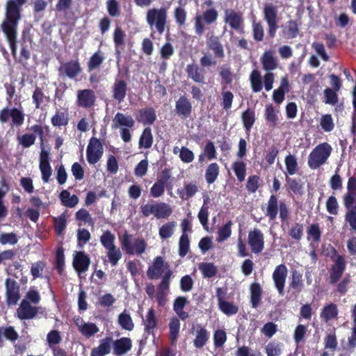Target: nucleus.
<instances>
[{"mask_svg":"<svg viewBox=\"0 0 356 356\" xmlns=\"http://www.w3.org/2000/svg\"><path fill=\"white\" fill-rule=\"evenodd\" d=\"M284 33L289 38H293L296 37L298 33V29L296 22H288L284 27Z\"/></svg>","mask_w":356,"mask_h":356,"instance_id":"59","label":"nucleus"},{"mask_svg":"<svg viewBox=\"0 0 356 356\" xmlns=\"http://www.w3.org/2000/svg\"><path fill=\"white\" fill-rule=\"evenodd\" d=\"M155 111L152 108L141 109L138 112L137 119L143 124H152L156 120Z\"/></svg>","mask_w":356,"mask_h":356,"instance_id":"25","label":"nucleus"},{"mask_svg":"<svg viewBox=\"0 0 356 356\" xmlns=\"http://www.w3.org/2000/svg\"><path fill=\"white\" fill-rule=\"evenodd\" d=\"M193 329L195 336L193 344L195 348H201L207 343L209 338V333L204 327L200 325H197Z\"/></svg>","mask_w":356,"mask_h":356,"instance_id":"20","label":"nucleus"},{"mask_svg":"<svg viewBox=\"0 0 356 356\" xmlns=\"http://www.w3.org/2000/svg\"><path fill=\"white\" fill-rule=\"evenodd\" d=\"M135 121L131 115L117 113L113 120V128L120 130V136L124 143L131 139L130 129L134 126Z\"/></svg>","mask_w":356,"mask_h":356,"instance_id":"2","label":"nucleus"},{"mask_svg":"<svg viewBox=\"0 0 356 356\" xmlns=\"http://www.w3.org/2000/svg\"><path fill=\"white\" fill-rule=\"evenodd\" d=\"M251 302L254 308H257L261 301V289L259 284L254 283L250 286Z\"/></svg>","mask_w":356,"mask_h":356,"instance_id":"41","label":"nucleus"},{"mask_svg":"<svg viewBox=\"0 0 356 356\" xmlns=\"http://www.w3.org/2000/svg\"><path fill=\"white\" fill-rule=\"evenodd\" d=\"M251 86L254 92H259L262 89V81L259 72L257 70H253L250 76Z\"/></svg>","mask_w":356,"mask_h":356,"instance_id":"44","label":"nucleus"},{"mask_svg":"<svg viewBox=\"0 0 356 356\" xmlns=\"http://www.w3.org/2000/svg\"><path fill=\"white\" fill-rule=\"evenodd\" d=\"M107 256L110 263L113 266H116L119 260L122 258L120 250L116 246L107 249Z\"/></svg>","mask_w":356,"mask_h":356,"instance_id":"52","label":"nucleus"},{"mask_svg":"<svg viewBox=\"0 0 356 356\" xmlns=\"http://www.w3.org/2000/svg\"><path fill=\"white\" fill-rule=\"evenodd\" d=\"M188 302L185 297L179 296L174 302L173 309L175 313L181 320H185L188 317V312L184 311L186 305Z\"/></svg>","mask_w":356,"mask_h":356,"instance_id":"29","label":"nucleus"},{"mask_svg":"<svg viewBox=\"0 0 356 356\" xmlns=\"http://www.w3.org/2000/svg\"><path fill=\"white\" fill-rule=\"evenodd\" d=\"M68 120L67 115L63 112H57L51 118V123L54 126L60 127L67 124Z\"/></svg>","mask_w":356,"mask_h":356,"instance_id":"61","label":"nucleus"},{"mask_svg":"<svg viewBox=\"0 0 356 356\" xmlns=\"http://www.w3.org/2000/svg\"><path fill=\"white\" fill-rule=\"evenodd\" d=\"M162 275L170 277L172 272L168 263L165 262L161 257H156L153 264L148 268L147 275L151 279H158Z\"/></svg>","mask_w":356,"mask_h":356,"instance_id":"7","label":"nucleus"},{"mask_svg":"<svg viewBox=\"0 0 356 356\" xmlns=\"http://www.w3.org/2000/svg\"><path fill=\"white\" fill-rule=\"evenodd\" d=\"M173 153L175 154H179V157L181 161L186 163H191L195 158L193 152L186 147L179 148L178 147H174Z\"/></svg>","mask_w":356,"mask_h":356,"instance_id":"33","label":"nucleus"},{"mask_svg":"<svg viewBox=\"0 0 356 356\" xmlns=\"http://www.w3.org/2000/svg\"><path fill=\"white\" fill-rule=\"evenodd\" d=\"M115 240V236L110 231L104 232L100 238L102 245L106 250L115 246L114 244Z\"/></svg>","mask_w":356,"mask_h":356,"instance_id":"49","label":"nucleus"},{"mask_svg":"<svg viewBox=\"0 0 356 356\" xmlns=\"http://www.w3.org/2000/svg\"><path fill=\"white\" fill-rule=\"evenodd\" d=\"M264 18L268 25V33L271 37H274L277 29V8L271 3H267L264 8Z\"/></svg>","mask_w":356,"mask_h":356,"instance_id":"9","label":"nucleus"},{"mask_svg":"<svg viewBox=\"0 0 356 356\" xmlns=\"http://www.w3.org/2000/svg\"><path fill=\"white\" fill-rule=\"evenodd\" d=\"M81 68L78 61H70L63 63L59 72L61 74H64L70 79L74 78L81 72Z\"/></svg>","mask_w":356,"mask_h":356,"instance_id":"19","label":"nucleus"},{"mask_svg":"<svg viewBox=\"0 0 356 356\" xmlns=\"http://www.w3.org/2000/svg\"><path fill=\"white\" fill-rule=\"evenodd\" d=\"M199 269L205 277H211L216 273V268L211 263H201Z\"/></svg>","mask_w":356,"mask_h":356,"instance_id":"54","label":"nucleus"},{"mask_svg":"<svg viewBox=\"0 0 356 356\" xmlns=\"http://www.w3.org/2000/svg\"><path fill=\"white\" fill-rule=\"evenodd\" d=\"M219 165L216 163H211L207 168L205 172V179L208 184H213L218 178L219 175Z\"/></svg>","mask_w":356,"mask_h":356,"instance_id":"37","label":"nucleus"},{"mask_svg":"<svg viewBox=\"0 0 356 356\" xmlns=\"http://www.w3.org/2000/svg\"><path fill=\"white\" fill-rule=\"evenodd\" d=\"M87 160L89 163L95 164L103 154V147L101 142L96 138L90 140L87 147Z\"/></svg>","mask_w":356,"mask_h":356,"instance_id":"8","label":"nucleus"},{"mask_svg":"<svg viewBox=\"0 0 356 356\" xmlns=\"http://www.w3.org/2000/svg\"><path fill=\"white\" fill-rule=\"evenodd\" d=\"M263 69L271 72L277 67L278 63L272 51H266L260 58Z\"/></svg>","mask_w":356,"mask_h":356,"instance_id":"21","label":"nucleus"},{"mask_svg":"<svg viewBox=\"0 0 356 356\" xmlns=\"http://www.w3.org/2000/svg\"><path fill=\"white\" fill-rule=\"evenodd\" d=\"M118 322L123 330L132 331L134 328V321L129 312L127 310H124L123 312L119 314Z\"/></svg>","mask_w":356,"mask_h":356,"instance_id":"28","label":"nucleus"},{"mask_svg":"<svg viewBox=\"0 0 356 356\" xmlns=\"http://www.w3.org/2000/svg\"><path fill=\"white\" fill-rule=\"evenodd\" d=\"M165 184L156 181L150 188V194L153 197L162 196L165 191Z\"/></svg>","mask_w":356,"mask_h":356,"instance_id":"64","label":"nucleus"},{"mask_svg":"<svg viewBox=\"0 0 356 356\" xmlns=\"http://www.w3.org/2000/svg\"><path fill=\"white\" fill-rule=\"evenodd\" d=\"M332 149V147L327 143L317 145L309 155V166L312 169H316L324 164L330 156Z\"/></svg>","mask_w":356,"mask_h":356,"instance_id":"4","label":"nucleus"},{"mask_svg":"<svg viewBox=\"0 0 356 356\" xmlns=\"http://www.w3.org/2000/svg\"><path fill=\"white\" fill-rule=\"evenodd\" d=\"M104 57L103 53L100 51L95 53L90 58L88 63V71H92L97 68L104 61Z\"/></svg>","mask_w":356,"mask_h":356,"instance_id":"47","label":"nucleus"},{"mask_svg":"<svg viewBox=\"0 0 356 356\" xmlns=\"http://www.w3.org/2000/svg\"><path fill=\"white\" fill-rule=\"evenodd\" d=\"M198 191V186L195 182L185 184L184 190H178L177 193L182 200H188Z\"/></svg>","mask_w":356,"mask_h":356,"instance_id":"31","label":"nucleus"},{"mask_svg":"<svg viewBox=\"0 0 356 356\" xmlns=\"http://www.w3.org/2000/svg\"><path fill=\"white\" fill-rule=\"evenodd\" d=\"M284 161L288 174L291 175L296 174L298 170V163L295 156L289 154L286 156Z\"/></svg>","mask_w":356,"mask_h":356,"instance_id":"55","label":"nucleus"},{"mask_svg":"<svg viewBox=\"0 0 356 356\" xmlns=\"http://www.w3.org/2000/svg\"><path fill=\"white\" fill-rule=\"evenodd\" d=\"M6 300L7 303L15 305L19 300V286L17 283L10 279H7L6 282Z\"/></svg>","mask_w":356,"mask_h":356,"instance_id":"13","label":"nucleus"},{"mask_svg":"<svg viewBox=\"0 0 356 356\" xmlns=\"http://www.w3.org/2000/svg\"><path fill=\"white\" fill-rule=\"evenodd\" d=\"M345 269V261L344 259L339 256L337 257L335 264L332 268V273L330 275V280L332 282H337L341 277L343 270Z\"/></svg>","mask_w":356,"mask_h":356,"instance_id":"26","label":"nucleus"},{"mask_svg":"<svg viewBox=\"0 0 356 356\" xmlns=\"http://www.w3.org/2000/svg\"><path fill=\"white\" fill-rule=\"evenodd\" d=\"M232 222L229 221L218 229L216 237L217 242L222 243L230 237L232 234Z\"/></svg>","mask_w":356,"mask_h":356,"instance_id":"42","label":"nucleus"},{"mask_svg":"<svg viewBox=\"0 0 356 356\" xmlns=\"http://www.w3.org/2000/svg\"><path fill=\"white\" fill-rule=\"evenodd\" d=\"M176 226L177 223L174 221L165 223L159 229V236L162 239H167L171 237L174 234Z\"/></svg>","mask_w":356,"mask_h":356,"instance_id":"39","label":"nucleus"},{"mask_svg":"<svg viewBox=\"0 0 356 356\" xmlns=\"http://www.w3.org/2000/svg\"><path fill=\"white\" fill-rule=\"evenodd\" d=\"M348 193L345 197V204L351 205L356 197V179L350 177L347 184Z\"/></svg>","mask_w":356,"mask_h":356,"instance_id":"32","label":"nucleus"},{"mask_svg":"<svg viewBox=\"0 0 356 356\" xmlns=\"http://www.w3.org/2000/svg\"><path fill=\"white\" fill-rule=\"evenodd\" d=\"M281 344L277 342L269 343L266 346V353L268 356H278L281 354Z\"/></svg>","mask_w":356,"mask_h":356,"instance_id":"62","label":"nucleus"},{"mask_svg":"<svg viewBox=\"0 0 356 356\" xmlns=\"http://www.w3.org/2000/svg\"><path fill=\"white\" fill-rule=\"evenodd\" d=\"M218 306L220 310L227 316L234 315L238 311V307L237 305L226 300L218 303Z\"/></svg>","mask_w":356,"mask_h":356,"instance_id":"45","label":"nucleus"},{"mask_svg":"<svg viewBox=\"0 0 356 356\" xmlns=\"http://www.w3.org/2000/svg\"><path fill=\"white\" fill-rule=\"evenodd\" d=\"M111 339L106 337L100 341L99 345L94 348L91 352V356H104L111 351Z\"/></svg>","mask_w":356,"mask_h":356,"instance_id":"27","label":"nucleus"},{"mask_svg":"<svg viewBox=\"0 0 356 356\" xmlns=\"http://www.w3.org/2000/svg\"><path fill=\"white\" fill-rule=\"evenodd\" d=\"M175 110L179 115L186 118L191 115L192 106L187 98L181 97L176 102Z\"/></svg>","mask_w":356,"mask_h":356,"instance_id":"23","label":"nucleus"},{"mask_svg":"<svg viewBox=\"0 0 356 356\" xmlns=\"http://www.w3.org/2000/svg\"><path fill=\"white\" fill-rule=\"evenodd\" d=\"M232 168L238 181H243L246 175L245 164L241 161H236L233 163Z\"/></svg>","mask_w":356,"mask_h":356,"instance_id":"51","label":"nucleus"},{"mask_svg":"<svg viewBox=\"0 0 356 356\" xmlns=\"http://www.w3.org/2000/svg\"><path fill=\"white\" fill-rule=\"evenodd\" d=\"M224 22L234 30H240L243 26L241 14L233 9L225 10Z\"/></svg>","mask_w":356,"mask_h":356,"instance_id":"11","label":"nucleus"},{"mask_svg":"<svg viewBox=\"0 0 356 356\" xmlns=\"http://www.w3.org/2000/svg\"><path fill=\"white\" fill-rule=\"evenodd\" d=\"M152 143L153 136L152 134V130L149 127H147L144 129L142 135L140 137L139 146L140 147L149 149L152 147Z\"/></svg>","mask_w":356,"mask_h":356,"instance_id":"38","label":"nucleus"},{"mask_svg":"<svg viewBox=\"0 0 356 356\" xmlns=\"http://www.w3.org/2000/svg\"><path fill=\"white\" fill-rule=\"evenodd\" d=\"M145 332L154 335V331L157 325L156 313L153 308H150L143 320Z\"/></svg>","mask_w":356,"mask_h":356,"instance_id":"22","label":"nucleus"},{"mask_svg":"<svg viewBox=\"0 0 356 356\" xmlns=\"http://www.w3.org/2000/svg\"><path fill=\"white\" fill-rule=\"evenodd\" d=\"M321 232L318 224H312L307 230V238L309 241L316 243L321 239Z\"/></svg>","mask_w":356,"mask_h":356,"instance_id":"48","label":"nucleus"},{"mask_svg":"<svg viewBox=\"0 0 356 356\" xmlns=\"http://www.w3.org/2000/svg\"><path fill=\"white\" fill-rule=\"evenodd\" d=\"M277 213V200L275 196L272 195L268 203L266 215L270 218H275Z\"/></svg>","mask_w":356,"mask_h":356,"instance_id":"56","label":"nucleus"},{"mask_svg":"<svg viewBox=\"0 0 356 356\" xmlns=\"http://www.w3.org/2000/svg\"><path fill=\"white\" fill-rule=\"evenodd\" d=\"M189 250V239L188 234L182 233L179 242V254L184 257Z\"/></svg>","mask_w":356,"mask_h":356,"instance_id":"57","label":"nucleus"},{"mask_svg":"<svg viewBox=\"0 0 356 356\" xmlns=\"http://www.w3.org/2000/svg\"><path fill=\"white\" fill-rule=\"evenodd\" d=\"M188 76L194 81L202 83L204 81V72L195 65H188L186 67Z\"/></svg>","mask_w":356,"mask_h":356,"instance_id":"34","label":"nucleus"},{"mask_svg":"<svg viewBox=\"0 0 356 356\" xmlns=\"http://www.w3.org/2000/svg\"><path fill=\"white\" fill-rule=\"evenodd\" d=\"M248 244L253 253L258 254L262 252L264 248V237L259 229H254L249 232Z\"/></svg>","mask_w":356,"mask_h":356,"instance_id":"10","label":"nucleus"},{"mask_svg":"<svg viewBox=\"0 0 356 356\" xmlns=\"http://www.w3.org/2000/svg\"><path fill=\"white\" fill-rule=\"evenodd\" d=\"M40 170L42 174V179L44 182L47 183L52 174V170L49 164V152L42 149L40 154Z\"/></svg>","mask_w":356,"mask_h":356,"instance_id":"12","label":"nucleus"},{"mask_svg":"<svg viewBox=\"0 0 356 356\" xmlns=\"http://www.w3.org/2000/svg\"><path fill=\"white\" fill-rule=\"evenodd\" d=\"M18 238L15 234L11 233H3L0 235V243L2 245H15L17 243Z\"/></svg>","mask_w":356,"mask_h":356,"instance_id":"63","label":"nucleus"},{"mask_svg":"<svg viewBox=\"0 0 356 356\" xmlns=\"http://www.w3.org/2000/svg\"><path fill=\"white\" fill-rule=\"evenodd\" d=\"M304 227L302 224L293 225L289 231V234L296 240H300L303 236Z\"/></svg>","mask_w":356,"mask_h":356,"instance_id":"60","label":"nucleus"},{"mask_svg":"<svg viewBox=\"0 0 356 356\" xmlns=\"http://www.w3.org/2000/svg\"><path fill=\"white\" fill-rule=\"evenodd\" d=\"M38 313L35 307L31 306L26 300H23L17 310V317L21 320L31 319L35 317Z\"/></svg>","mask_w":356,"mask_h":356,"instance_id":"17","label":"nucleus"},{"mask_svg":"<svg viewBox=\"0 0 356 356\" xmlns=\"http://www.w3.org/2000/svg\"><path fill=\"white\" fill-rule=\"evenodd\" d=\"M170 337L172 343H175L179 336L180 330V321L176 318H172L169 323Z\"/></svg>","mask_w":356,"mask_h":356,"instance_id":"43","label":"nucleus"},{"mask_svg":"<svg viewBox=\"0 0 356 356\" xmlns=\"http://www.w3.org/2000/svg\"><path fill=\"white\" fill-rule=\"evenodd\" d=\"M287 272L286 267L283 264H280L276 267L273 274L275 285L280 295H283Z\"/></svg>","mask_w":356,"mask_h":356,"instance_id":"14","label":"nucleus"},{"mask_svg":"<svg viewBox=\"0 0 356 356\" xmlns=\"http://www.w3.org/2000/svg\"><path fill=\"white\" fill-rule=\"evenodd\" d=\"M113 98L122 102L127 93V84L124 81H116L113 87Z\"/></svg>","mask_w":356,"mask_h":356,"instance_id":"30","label":"nucleus"},{"mask_svg":"<svg viewBox=\"0 0 356 356\" xmlns=\"http://www.w3.org/2000/svg\"><path fill=\"white\" fill-rule=\"evenodd\" d=\"M0 336H3L12 341H16L19 337L14 327L11 326L0 327Z\"/></svg>","mask_w":356,"mask_h":356,"instance_id":"53","label":"nucleus"},{"mask_svg":"<svg viewBox=\"0 0 356 356\" xmlns=\"http://www.w3.org/2000/svg\"><path fill=\"white\" fill-rule=\"evenodd\" d=\"M208 45L215 51L217 56L220 57L223 56V48L218 38L211 37L208 41Z\"/></svg>","mask_w":356,"mask_h":356,"instance_id":"58","label":"nucleus"},{"mask_svg":"<svg viewBox=\"0 0 356 356\" xmlns=\"http://www.w3.org/2000/svg\"><path fill=\"white\" fill-rule=\"evenodd\" d=\"M95 95L90 89L81 90L77 92V104L83 108H90L94 105Z\"/></svg>","mask_w":356,"mask_h":356,"instance_id":"15","label":"nucleus"},{"mask_svg":"<svg viewBox=\"0 0 356 356\" xmlns=\"http://www.w3.org/2000/svg\"><path fill=\"white\" fill-rule=\"evenodd\" d=\"M141 213L145 217L153 215L156 218H168L172 213L170 205L165 202L147 203L140 207Z\"/></svg>","mask_w":356,"mask_h":356,"instance_id":"6","label":"nucleus"},{"mask_svg":"<svg viewBox=\"0 0 356 356\" xmlns=\"http://www.w3.org/2000/svg\"><path fill=\"white\" fill-rule=\"evenodd\" d=\"M146 21L152 29L162 34L167 23V10L165 8L149 9L147 12Z\"/></svg>","mask_w":356,"mask_h":356,"instance_id":"5","label":"nucleus"},{"mask_svg":"<svg viewBox=\"0 0 356 356\" xmlns=\"http://www.w3.org/2000/svg\"><path fill=\"white\" fill-rule=\"evenodd\" d=\"M337 314L338 309L337 305L334 304H329L323 308L321 312V318L325 321L328 322L329 321L335 318Z\"/></svg>","mask_w":356,"mask_h":356,"instance_id":"36","label":"nucleus"},{"mask_svg":"<svg viewBox=\"0 0 356 356\" xmlns=\"http://www.w3.org/2000/svg\"><path fill=\"white\" fill-rule=\"evenodd\" d=\"M320 126L325 132H330L334 128V120L331 115H323L319 120Z\"/></svg>","mask_w":356,"mask_h":356,"instance_id":"46","label":"nucleus"},{"mask_svg":"<svg viewBox=\"0 0 356 356\" xmlns=\"http://www.w3.org/2000/svg\"><path fill=\"white\" fill-rule=\"evenodd\" d=\"M132 347L131 340L127 337H122L116 340L113 344L114 352L118 355L125 354Z\"/></svg>","mask_w":356,"mask_h":356,"instance_id":"24","label":"nucleus"},{"mask_svg":"<svg viewBox=\"0 0 356 356\" xmlns=\"http://www.w3.org/2000/svg\"><path fill=\"white\" fill-rule=\"evenodd\" d=\"M279 111L276 110L272 104H267L265 108L264 115L266 120L275 126L279 120Z\"/></svg>","mask_w":356,"mask_h":356,"instance_id":"40","label":"nucleus"},{"mask_svg":"<svg viewBox=\"0 0 356 356\" xmlns=\"http://www.w3.org/2000/svg\"><path fill=\"white\" fill-rule=\"evenodd\" d=\"M74 323L77 326L79 331L86 337L89 338L99 331V328L95 323L85 322L81 318H75Z\"/></svg>","mask_w":356,"mask_h":356,"instance_id":"18","label":"nucleus"},{"mask_svg":"<svg viewBox=\"0 0 356 356\" xmlns=\"http://www.w3.org/2000/svg\"><path fill=\"white\" fill-rule=\"evenodd\" d=\"M90 264V259L87 254L83 252H76L74 255L73 266L78 273H84L88 270Z\"/></svg>","mask_w":356,"mask_h":356,"instance_id":"16","label":"nucleus"},{"mask_svg":"<svg viewBox=\"0 0 356 356\" xmlns=\"http://www.w3.org/2000/svg\"><path fill=\"white\" fill-rule=\"evenodd\" d=\"M242 120L245 128L246 130L249 131L255 121L254 111L251 109H248L243 113Z\"/></svg>","mask_w":356,"mask_h":356,"instance_id":"50","label":"nucleus"},{"mask_svg":"<svg viewBox=\"0 0 356 356\" xmlns=\"http://www.w3.org/2000/svg\"><path fill=\"white\" fill-rule=\"evenodd\" d=\"M122 249L129 254L141 255L147 247V242L142 238H133L125 233L120 239Z\"/></svg>","mask_w":356,"mask_h":356,"instance_id":"3","label":"nucleus"},{"mask_svg":"<svg viewBox=\"0 0 356 356\" xmlns=\"http://www.w3.org/2000/svg\"><path fill=\"white\" fill-rule=\"evenodd\" d=\"M60 198L62 204L67 207H74L79 203L78 197L75 195H71L67 190H64L60 193Z\"/></svg>","mask_w":356,"mask_h":356,"instance_id":"35","label":"nucleus"},{"mask_svg":"<svg viewBox=\"0 0 356 356\" xmlns=\"http://www.w3.org/2000/svg\"><path fill=\"white\" fill-rule=\"evenodd\" d=\"M26 0H8L6 4V18L1 24V29L9 42L13 56L17 51L16 37L18 22L21 18L20 7Z\"/></svg>","mask_w":356,"mask_h":356,"instance_id":"1","label":"nucleus"}]
</instances>
